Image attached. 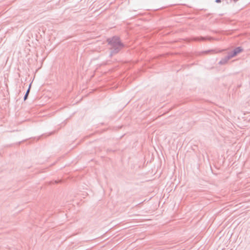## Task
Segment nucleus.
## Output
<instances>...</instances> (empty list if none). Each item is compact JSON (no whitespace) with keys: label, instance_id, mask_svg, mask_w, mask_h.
Listing matches in <instances>:
<instances>
[{"label":"nucleus","instance_id":"f257e3e1","mask_svg":"<svg viewBox=\"0 0 250 250\" xmlns=\"http://www.w3.org/2000/svg\"><path fill=\"white\" fill-rule=\"evenodd\" d=\"M242 49L240 47H238L236 48L233 52V53L232 55L229 56L227 58H225L222 60H221L220 62V64H224L230 58H232L235 56H236L238 53L241 52L242 51Z\"/></svg>","mask_w":250,"mask_h":250},{"label":"nucleus","instance_id":"f03ea898","mask_svg":"<svg viewBox=\"0 0 250 250\" xmlns=\"http://www.w3.org/2000/svg\"><path fill=\"white\" fill-rule=\"evenodd\" d=\"M113 41L112 46L115 50L120 49L123 47V44L121 42L118 38H115L113 39Z\"/></svg>","mask_w":250,"mask_h":250},{"label":"nucleus","instance_id":"7ed1b4c3","mask_svg":"<svg viewBox=\"0 0 250 250\" xmlns=\"http://www.w3.org/2000/svg\"><path fill=\"white\" fill-rule=\"evenodd\" d=\"M31 83L29 84V88H28V90H27V92H26V93L25 94V95L24 98V100H25L27 99V97H28V94L29 93L30 89V88H31Z\"/></svg>","mask_w":250,"mask_h":250},{"label":"nucleus","instance_id":"20e7f679","mask_svg":"<svg viewBox=\"0 0 250 250\" xmlns=\"http://www.w3.org/2000/svg\"><path fill=\"white\" fill-rule=\"evenodd\" d=\"M221 0H216V2H217V3L221 2Z\"/></svg>","mask_w":250,"mask_h":250}]
</instances>
